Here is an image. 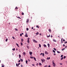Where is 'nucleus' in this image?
Segmentation results:
<instances>
[{
	"mask_svg": "<svg viewBox=\"0 0 67 67\" xmlns=\"http://www.w3.org/2000/svg\"><path fill=\"white\" fill-rule=\"evenodd\" d=\"M21 42H23V39H21Z\"/></svg>",
	"mask_w": 67,
	"mask_h": 67,
	"instance_id": "nucleus-24",
	"label": "nucleus"
},
{
	"mask_svg": "<svg viewBox=\"0 0 67 67\" xmlns=\"http://www.w3.org/2000/svg\"><path fill=\"white\" fill-rule=\"evenodd\" d=\"M64 49H65V48H64L62 49V51H64Z\"/></svg>",
	"mask_w": 67,
	"mask_h": 67,
	"instance_id": "nucleus-15",
	"label": "nucleus"
},
{
	"mask_svg": "<svg viewBox=\"0 0 67 67\" xmlns=\"http://www.w3.org/2000/svg\"><path fill=\"white\" fill-rule=\"evenodd\" d=\"M52 36H53L52 35H51V37H52Z\"/></svg>",
	"mask_w": 67,
	"mask_h": 67,
	"instance_id": "nucleus-61",
	"label": "nucleus"
},
{
	"mask_svg": "<svg viewBox=\"0 0 67 67\" xmlns=\"http://www.w3.org/2000/svg\"><path fill=\"white\" fill-rule=\"evenodd\" d=\"M39 47H41V45L40 44H39Z\"/></svg>",
	"mask_w": 67,
	"mask_h": 67,
	"instance_id": "nucleus-18",
	"label": "nucleus"
},
{
	"mask_svg": "<svg viewBox=\"0 0 67 67\" xmlns=\"http://www.w3.org/2000/svg\"><path fill=\"white\" fill-rule=\"evenodd\" d=\"M45 53L46 54H48L47 52V51H45Z\"/></svg>",
	"mask_w": 67,
	"mask_h": 67,
	"instance_id": "nucleus-17",
	"label": "nucleus"
},
{
	"mask_svg": "<svg viewBox=\"0 0 67 67\" xmlns=\"http://www.w3.org/2000/svg\"><path fill=\"white\" fill-rule=\"evenodd\" d=\"M15 9H18V7H15Z\"/></svg>",
	"mask_w": 67,
	"mask_h": 67,
	"instance_id": "nucleus-41",
	"label": "nucleus"
},
{
	"mask_svg": "<svg viewBox=\"0 0 67 67\" xmlns=\"http://www.w3.org/2000/svg\"><path fill=\"white\" fill-rule=\"evenodd\" d=\"M65 57H65V56H64V59H65Z\"/></svg>",
	"mask_w": 67,
	"mask_h": 67,
	"instance_id": "nucleus-53",
	"label": "nucleus"
},
{
	"mask_svg": "<svg viewBox=\"0 0 67 67\" xmlns=\"http://www.w3.org/2000/svg\"><path fill=\"white\" fill-rule=\"evenodd\" d=\"M19 65H20V63H19V64H18V67L19 66Z\"/></svg>",
	"mask_w": 67,
	"mask_h": 67,
	"instance_id": "nucleus-33",
	"label": "nucleus"
},
{
	"mask_svg": "<svg viewBox=\"0 0 67 67\" xmlns=\"http://www.w3.org/2000/svg\"><path fill=\"white\" fill-rule=\"evenodd\" d=\"M28 60L29 62H30V60L29 59H28Z\"/></svg>",
	"mask_w": 67,
	"mask_h": 67,
	"instance_id": "nucleus-55",
	"label": "nucleus"
},
{
	"mask_svg": "<svg viewBox=\"0 0 67 67\" xmlns=\"http://www.w3.org/2000/svg\"><path fill=\"white\" fill-rule=\"evenodd\" d=\"M29 19H27L26 20V23H28L29 22Z\"/></svg>",
	"mask_w": 67,
	"mask_h": 67,
	"instance_id": "nucleus-9",
	"label": "nucleus"
},
{
	"mask_svg": "<svg viewBox=\"0 0 67 67\" xmlns=\"http://www.w3.org/2000/svg\"><path fill=\"white\" fill-rule=\"evenodd\" d=\"M43 46L44 47H46V45L45 44H43Z\"/></svg>",
	"mask_w": 67,
	"mask_h": 67,
	"instance_id": "nucleus-14",
	"label": "nucleus"
},
{
	"mask_svg": "<svg viewBox=\"0 0 67 67\" xmlns=\"http://www.w3.org/2000/svg\"><path fill=\"white\" fill-rule=\"evenodd\" d=\"M49 32H51V30L50 29H49Z\"/></svg>",
	"mask_w": 67,
	"mask_h": 67,
	"instance_id": "nucleus-46",
	"label": "nucleus"
},
{
	"mask_svg": "<svg viewBox=\"0 0 67 67\" xmlns=\"http://www.w3.org/2000/svg\"><path fill=\"white\" fill-rule=\"evenodd\" d=\"M20 62H21V60H19L18 61L19 63Z\"/></svg>",
	"mask_w": 67,
	"mask_h": 67,
	"instance_id": "nucleus-51",
	"label": "nucleus"
},
{
	"mask_svg": "<svg viewBox=\"0 0 67 67\" xmlns=\"http://www.w3.org/2000/svg\"><path fill=\"white\" fill-rule=\"evenodd\" d=\"M2 67H4V65H2Z\"/></svg>",
	"mask_w": 67,
	"mask_h": 67,
	"instance_id": "nucleus-45",
	"label": "nucleus"
},
{
	"mask_svg": "<svg viewBox=\"0 0 67 67\" xmlns=\"http://www.w3.org/2000/svg\"><path fill=\"white\" fill-rule=\"evenodd\" d=\"M32 66H35V65H34V64H32Z\"/></svg>",
	"mask_w": 67,
	"mask_h": 67,
	"instance_id": "nucleus-39",
	"label": "nucleus"
},
{
	"mask_svg": "<svg viewBox=\"0 0 67 67\" xmlns=\"http://www.w3.org/2000/svg\"><path fill=\"white\" fill-rule=\"evenodd\" d=\"M20 36H22V34H20Z\"/></svg>",
	"mask_w": 67,
	"mask_h": 67,
	"instance_id": "nucleus-52",
	"label": "nucleus"
},
{
	"mask_svg": "<svg viewBox=\"0 0 67 67\" xmlns=\"http://www.w3.org/2000/svg\"><path fill=\"white\" fill-rule=\"evenodd\" d=\"M42 56H43V57H44V54L43 53L42 54Z\"/></svg>",
	"mask_w": 67,
	"mask_h": 67,
	"instance_id": "nucleus-30",
	"label": "nucleus"
},
{
	"mask_svg": "<svg viewBox=\"0 0 67 67\" xmlns=\"http://www.w3.org/2000/svg\"><path fill=\"white\" fill-rule=\"evenodd\" d=\"M23 55L24 56H25V52H23Z\"/></svg>",
	"mask_w": 67,
	"mask_h": 67,
	"instance_id": "nucleus-10",
	"label": "nucleus"
},
{
	"mask_svg": "<svg viewBox=\"0 0 67 67\" xmlns=\"http://www.w3.org/2000/svg\"><path fill=\"white\" fill-rule=\"evenodd\" d=\"M21 14H22V15H24V13H23V12L21 13Z\"/></svg>",
	"mask_w": 67,
	"mask_h": 67,
	"instance_id": "nucleus-40",
	"label": "nucleus"
},
{
	"mask_svg": "<svg viewBox=\"0 0 67 67\" xmlns=\"http://www.w3.org/2000/svg\"><path fill=\"white\" fill-rule=\"evenodd\" d=\"M13 51H15V48H14V49H12Z\"/></svg>",
	"mask_w": 67,
	"mask_h": 67,
	"instance_id": "nucleus-32",
	"label": "nucleus"
},
{
	"mask_svg": "<svg viewBox=\"0 0 67 67\" xmlns=\"http://www.w3.org/2000/svg\"><path fill=\"white\" fill-rule=\"evenodd\" d=\"M21 43V45L22 46V45H23V44L21 42V43Z\"/></svg>",
	"mask_w": 67,
	"mask_h": 67,
	"instance_id": "nucleus-34",
	"label": "nucleus"
},
{
	"mask_svg": "<svg viewBox=\"0 0 67 67\" xmlns=\"http://www.w3.org/2000/svg\"><path fill=\"white\" fill-rule=\"evenodd\" d=\"M47 37H50V35H49V36H47Z\"/></svg>",
	"mask_w": 67,
	"mask_h": 67,
	"instance_id": "nucleus-23",
	"label": "nucleus"
},
{
	"mask_svg": "<svg viewBox=\"0 0 67 67\" xmlns=\"http://www.w3.org/2000/svg\"><path fill=\"white\" fill-rule=\"evenodd\" d=\"M47 45L48 46V47H49V46H50V45L49 43H48Z\"/></svg>",
	"mask_w": 67,
	"mask_h": 67,
	"instance_id": "nucleus-11",
	"label": "nucleus"
},
{
	"mask_svg": "<svg viewBox=\"0 0 67 67\" xmlns=\"http://www.w3.org/2000/svg\"><path fill=\"white\" fill-rule=\"evenodd\" d=\"M57 52L58 53H60V52L58 51H57Z\"/></svg>",
	"mask_w": 67,
	"mask_h": 67,
	"instance_id": "nucleus-19",
	"label": "nucleus"
},
{
	"mask_svg": "<svg viewBox=\"0 0 67 67\" xmlns=\"http://www.w3.org/2000/svg\"><path fill=\"white\" fill-rule=\"evenodd\" d=\"M33 41L34 42V43H37V41L34 39L33 40Z\"/></svg>",
	"mask_w": 67,
	"mask_h": 67,
	"instance_id": "nucleus-3",
	"label": "nucleus"
},
{
	"mask_svg": "<svg viewBox=\"0 0 67 67\" xmlns=\"http://www.w3.org/2000/svg\"><path fill=\"white\" fill-rule=\"evenodd\" d=\"M63 42H65V40L64 39L63 40Z\"/></svg>",
	"mask_w": 67,
	"mask_h": 67,
	"instance_id": "nucleus-56",
	"label": "nucleus"
},
{
	"mask_svg": "<svg viewBox=\"0 0 67 67\" xmlns=\"http://www.w3.org/2000/svg\"><path fill=\"white\" fill-rule=\"evenodd\" d=\"M28 61H27V60H26V64H27V62H28Z\"/></svg>",
	"mask_w": 67,
	"mask_h": 67,
	"instance_id": "nucleus-26",
	"label": "nucleus"
},
{
	"mask_svg": "<svg viewBox=\"0 0 67 67\" xmlns=\"http://www.w3.org/2000/svg\"><path fill=\"white\" fill-rule=\"evenodd\" d=\"M34 60H35V61H36V58L35 57H34Z\"/></svg>",
	"mask_w": 67,
	"mask_h": 67,
	"instance_id": "nucleus-16",
	"label": "nucleus"
},
{
	"mask_svg": "<svg viewBox=\"0 0 67 67\" xmlns=\"http://www.w3.org/2000/svg\"><path fill=\"white\" fill-rule=\"evenodd\" d=\"M63 45L64 47V46H65V45H64V44H63Z\"/></svg>",
	"mask_w": 67,
	"mask_h": 67,
	"instance_id": "nucleus-58",
	"label": "nucleus"
},
{
	"mask_svg": "<svg viewBox=\"0 0 67 67\" xmlns=\"http://www.w3.org/2000/svg\"><path fill=\"white\" fill-rule=\"evenodd\" d=\"M44 67H48L47 65H46Z\"/></svg>",
	"mask_w": 67,
	"mask_h": 67,
	"instance_id": "nucleus-25",
	"label": "nucleus"
},
{
	"mask_svg": "<svg viewBox=\"0 0 67 67\" xmlns=\"http://www.w3.org/2000/svg\"><path fill=\"white\" fill-rule=\"evenodd\" d=\"M39 65L40 66H41L42 65V64H41V63H39Z\"/></svg>",
	"mask_w": 67,
	"mask_h": 67,
	"instance_id": "nucleus-22",
	"label": "nucleus"
},
{
	"mask_svg": "<svg viewBox=\"0 0 67 67\" xmlns=\"http://www.w3.org/2000/svg\"><path fill=\"white\" fill-rule=\"evenodd\" d=\"M41 35H42V34H40V36H41Z\"/></svg>",
	"mask_w": 67,
	"mask_h": 67,
	"instance_id": "nucleus-57",
	"label": "nucleus"
},
{
	"mask_svg": "<svg viewBox=\"0 0 67 67\" xmlns=\"http://www.w3.org/2000/svg\"><path fill=\"white\" fill-rule=\"evenodd\" d=\"M67 43V41L65 42H64V43H65V44H66V43Z\"/></svg>",
	"mask_w": 67,
	"mask_h": 67,
	"instance_id": "nucleus-47",
	"label": "nucleus"
},
{
	"mask_svg": "<svg viewBox=\"0 0 67 67\" xmlns=\"http://www.w3.org/2000/svg\"><path fill=\"white\" fill-rule=\"evenodd\" d=\"M61 43H63V38H61Z\"/></svg>",
	"mask_w": 67,
	"mask_h": 67,
	"instance_id": "nucleus-20",
	"label": "nucleus"
},
{
	"mask_svg": "<svg viewBox=\"0 0 67 67\" xmlns=\"http://www.w3.org/2000/svg\"><path fill=\"white\" fill-rule=\"evenodd\" d=\"M60 65H62V63H60Z\"/></svg>",
	"mask_w": 67,
	"mask_h": 67,
	"instance_id": "nucleus-54",
	"label": "nucleus"
},
{
	"mask_svg": "<svg viewBox=\"0 0 67 67\" xmlns=\"http://www.w3.org/2000/svg\"><path fill=\"white\" fill-rule=\"evenodd\" d=\"M21 60V62H23V59H20Z\"/></svg>",
	"mask_w": 67,
	"mask_h": 67,
	"instance_id": "nucleus-29",
	"label": "nucleus"
},
{
	"mask_svg": "<svg viewBox=\"0 0 67 67\" xmlns=\"http://www.w3.org/2000/svg\"><path fill=\"white\" fill-rule=\"evenodd\" d=\"M52 65L53 67H55V66H56V64H55V63L53 61V62Z\"/></svg>",
	"mask_w": 67,
	"mask_h": 67,
	"instance_id": "nucleus-1",
	"label": "nucleus"
},
{
	"mask_svg": "<svg viewBox=\"0 0 67 67\" xmlns=\"http://www.w3.org/2000/svg\"><path fill=\"white\" fill-rule=\"evenodd\" d=\"M51 59V58H50V57H47V59L48 60L49 59Z\"/></svg>",
	"mask_w": 67,
	"mask_h": 67,
	"instance_id": "nucleus-7",
	"label": "nucleus"
},
{
	"mask_svg": "<svg viewBox=\"0 0 67 67\" xmlns=\"http://www.w3.org/2000/svg\"><path fill=\"white\" fill-rule=\"evenodd\" d=\"M30 38H28L27 39V42L28 43H30Z\"/></svg>",
	"mask_w": 67,
	"mask_h": 67,
	"instance_id": "nucleus-2",
	"label": "nucleus"
},
{
	"mask_svg": "<svg viewBox=\"0 0 67 67\" xmlns=\"http://www.w3.org/2000/svg\"><path fill=\"white\" fill-rule=\"evenodd\" d=\"M25 36V37H28V36H27V34H26Z\"/></svg>",
	"mask_w": 67,
	"mask_h": 67,
	"instance_id": "nucleus-5",
	"label": "nucleus"
},
{
	"mask_svg": "<svg viewBox=\"0 0 67 67\" xmlns=\"http://www.w3.org/2000/svg\"><path fill=\"white\" fill-rule=\"evenodd\" d=\"M53 53H55V51H54V50H53Z\"/></svg>",
	"mask_w": 67,
	"mask_h": 67,
	"instance_id": "nucleus-21",
	"label": "nucleus"
},
{
	"mask_svg": "<svg viewBox=\"0 0 67 67\" xmlns=\"http://www.w3.org/2000/svg\"><path fill=\"white\" fill-rule=\"evenodd\" d=\"M26 30H27V31H28V30H29V28H26Z\"/></svg>",
	"mask_w": 67,
	"mask_h": 67,
	"instance_id": "nucleus-35",
	"label": "nucleus"
},
{
	"mask_svg": "<svg viewBox=\"0 0 67 67\" xmlns=\"http://www.w3.org/2000/svg\"><path fill=\"white\" fill-rule=\"evenodd\" d=\"M19 56L20 58H21V56L19 54Z\"/></svg>",
	"mask_w": 67,
	"mask_h": 67,
	"instance_id": "nucleus-28",
	"label": "nucleus"
},
{
	"mask_svg": "<svg viewBox=\"0 0 67 67\" xmlns=\"http://www.w3.org/2000/svg\"><path fill=\"white\" fill-rule=\"evenodd\" d=\"M53 49L54 50H55V51H56V49H55V48H54Z\"/></svg>",
	"mask_w": 67,
	"mask_h": 67,
	"instance_id": "nucleus-42",
	"label": "nucleus"
},
{
	"mask_svg": "<svg viewBox=\"0 0 67 67\" xmlns=\"http://www.w3.org/2000/svg\"><path fill=\"white\" fill-rule=\"evenodd\" d=\"M39 34V33H38V32H37L36 34L37 35H38Z\"/></svg>",
	"mask_w": 67,
	"mask_h": 67,
	"instance_id": "nucleus-13",
	"label": "nucleus"
},
{
	"mask_svg": "<svg viewBox=\"0 0 67 67\" xmlns=\"http://www.w3.org/2000/svg\"><path fill=\"white\" fill-rule=\"evenodd\" d=\"M16 44L17 46L18 47H19V44H18V43H16Z\"/></svg>",
	"mask_w": 67,
	"mask_h": 67,
	"instance_id": "nucleus-12",
	"label": "nucleus"
},
{
	"mask_svg": "<svg viewBox=\"0 0 67 67\" xmlns=\"http://www.w3.org/2000/svg\"><path fill=\"white\" fill-rule=\"evenodd\" d=\"M21 67H23V66H22V65H21Z\"/></svg>",
	"mask_w": 67,
	"mask_h": 67,
	"instance_id": "nucleus-63",
	"label": "nucleus"
},
{
	"mask_svg": "<svg viewBox=\"0 0 67 67\" xmlns=\"http://www.w3.org/2000/svg\"><path fill=\"white\" fill-rule=\"evenodd\" d=\"M63 57H62L61 58V60H63Z\"/></svg>",
	"mask_w": 67,
	"mask_h": 67,
	"instance_id": "nucleus-36",
	"label": "nucleus"
},
{
	"mask_svg": "<svg viewBox=\"0 0 67 67\" xmlns=\"http://www.w3.org/2000/svg\"><path fill=\"white\" fill-rule=\"evenodd\" d=\"M43 54V53H41V54H40V55H42V54Z\"/></svg>",
	"mask_w": 67,
	"mask_h": 67,
	"instance_id": "nucleus-59",
	"label": "nucleus"
},
{
	"mask_svg": "<svg viewBox=\"0 0 67 67\" xmlns=\"http://www.w3.org/2000/svg\"><path fill=\"white\" fill-rule=\"evenodd\" d=\"M13 38V39H15V38H14V37H12Z\"/></svg>",
	"mask_w": 67,
	"mask_h": 67,
	"instance_id": "nucleus-50",
	"label": "nucleus"
},
{
	"mask_svg": "<svg viewBox=\"0 0 67 67\" xmlns=\"http://www.w3.org/2000/svg\"><path fill=\"white\" fill-rule=\"evenodd\" d=\"M41 60L42 61V63H43V62H45V59H41Z\"/></svg>",
	"mask_w": 67,
	"mask_h": 67,
	"instance_id": "nucleus-4",
	"label": "nucleus"
},
{
	"mask_svg": "<svg viewBox=\"0 0 67 67\" xmlns=\"http://www.w3.org/2000/svg\"><path fill=\"white\" fill-rule=\"evenodd\" d=\"M48 67H51V66H50V65H49Z\"/></svg>",
	"mask_w": 67,
	"mask_h": 67,
	"instance_id": "nucleus-60",
	"label": "nucleus"
},
{
	"mask_svg": "<svg viewBox=\"0 0 67 67\" xmlns=\"http://www.w3.org/2000/svg\"><path fill=\"white\" fill-rule=\"evenodd\" d=\"M63 56V55H61V57H62Z\"/></svg>",
	"mask_w": 67,
	"mask_h": 67,
	"instance_id": "nucleus-44",
	"label": "nucleus"
},
{
	"mask_svg": "<svg viewBox=\"0 0 67 67\" xmlns=\"http://www.w3.org/2000/svg\"><path fill=\"white\" fill-rule=\"evenodd\" d=\"M17 18H18L19 19H20V17H17Z\"/></svg>",
	"mask_w": 67,
	"mask_h": 67,
	"instance_id": "nucleus-49",
	"label": "nucleus"
},
{
	"mask_svg": "<svg viewBox=\"0 0 67 67\" xmlns=\"http://www.w3.org/2000/svg\"><path fill=\"white\" fill-rule=\"evenodd\" d=\"M16 66H18V64H17V63H16Z\"/></svg>",
	"mask_w": 67,
	"mask_h": 67,
	"instance_id": "nucleus-43",
	"label": "nucleus"
},
{
	"mask_svg": "<svg viewBox=\"0 0 67 67\" xmlns=\"http://www.w3.org/2000/svg\"><path fill=\"white\" fill-rule=\"evenodd\" d=\"M27 48H28V49H29V46H27Z\"/></svg>",
	"mask_w": 67,
	"mask_h": 67,
	"instance_id": "nucleus-38",
	"label": "nucleus"
},
{
	"mask_svg": "<svg viewBox=\"0 0 67 67\" xmlns=\"http://www.w3.org/2000/svg\"><path fill=\"white\" fill-rule=\"evenodd\" d=\"M32 29H33V27H32Z\"/></svg>",
	"mask_w": 67,
	"mask_h": 67,
	"instance_id": "nucleus-64",
	"label": "nucleus"
},
{
	"mask_svg": "<svg viewBox=\"0 0 67 67\" xmlns=\"http://www.w3.org/2000/svg\"><path fill=\"white\" fill-rule=\"evenodd\" d=\"M15 31H18V29H17L16 28H15Z\"/></svg>",
	"mask_w": 67,
	"mask_h": 67,
	"instance_id": "nucleus-27",
	"label": "nucleus"
},
{
	"mask_svg": "<svg viewBox=\"0 0 67 67\" xmlns=\"http://www.w3.org/2000/svg\"><path fill=\"white\" fill-rule=\"evenodd\" d=\"M29 54L30 55H32V54H33V53H32V52H29Z\"/></svg>",
	"mask_w": 67,
	"mask_h": 67,
	"instance_id": "nucleus-6",
	"label": "nucleus"
},
{
	"mask_svg": "<svg viewBox=\"0 0 67 67\" xmlns=\"http://www.w3.org/2000/svg\"><path fill=\"white\" fill-rule=\"evenodd\" d=\"M8 38L7 39H6L5 40V41L6 42H7V41H8Z\"/></svg>",
	"mask_w": 67,
	"mask_h": 67,
	"instance_id": "nucleus-37",
	"label": "nucleus"
},
{
	"mask_svg": "<svg viewBox=\"0 0 67 67\" xmlns=\"http://www.w3.org/2000/svg\"><path fill=\"white\" fill-rule=\"evenodd\" d=\"M53 41L54 42H57L56 41V40H55L54 39H53Z\"/></svg>",
	"mask_w": 67,
	"mask_h": 67,
	"instance_id": "nucleus-8",
	"label": "nucleus"
},
{
	"mask_svg": "<svg viewBox=\"0 0 67 67\" xmlns=\"http://www.w3.org/2000/svg\"><path fill=\"white\" fill-rule=\"evenodd\" d=\"M30 58H33V57H30Z\"/></svg>",
	"mask_w": 67,
	"mask_h": 67,
	"instance_id": "nucleus-48",
	"label": "nucleus"
},
{
	"mask_svg": "<svg viewBox=\"0 0 67 67\" xmlns=\"http://www.w3.org/2000/svg\"><path fill=\"white\" fill-rule=\"evenodd\" d=\"M36 27H37V28H39V27H38V26H36Z\"/></svg>",
	"mask_w": 67,
	"mask_h": 67,
	"instance_id": "nucleus-31",
	"label": "nucleus"
},
{
	"mask_svg": "<svg viewBox=\"0 0 67 67\" xmlns=\"http://www.w3.org/2000/svg\"><path fill=\"white\" fill-rule=\"evenodd\" d=\"M54 55H56V54L54 53Z\"/></svg>",
	"mask_w": 67,
	"mask_h": 67,
	"instance_id": "nucleus-62",
	"label": "nucleus"
}]
</instances>
